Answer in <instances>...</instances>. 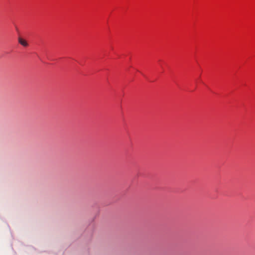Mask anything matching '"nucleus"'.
Masks as SVG:
<instances>
[{
    "instance_id": "obj_1",
    "label": "nucleus",
    "mask_w": 255,
    "mask_h": 255,
    "mask_svg": "<svg viewBox=\"0 0 255 255\" xmlns=\"http://www.w3.org/2000/svg\"><path fill=\"white\" fill-rule=\"evenodd\" d=\"M18 42L21 45H22V46H25V47H26L28 45L27 42L25 40L23 39L22 38H21L20 37L18 38Z\"/></svg>"
}]
</instances>
